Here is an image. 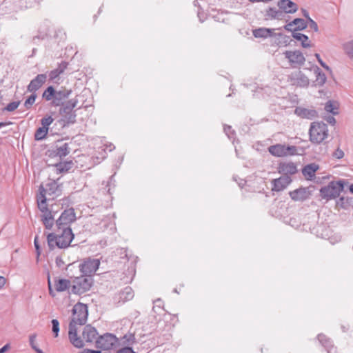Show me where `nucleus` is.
Wrapping results in <instances>:
<instances>
[{"label":"nucleus","instance_id":"nucleus-52","mask_svg":"<svg viewBox=\"0 0 353 353\" xmlns=\"http://www.w3.org/2000/svg\"><path fill=\"white\" fill-rule=\"evenodd\" d=\"M124 339H126V341L128 343H130L131 342H133L134 341V339H135L134 336L132 334H129L128 335V334L125 335L124 336Z\"/></svg>","mask_w":353,"mask_h":353},{"label":"nucleus","instance_id":"nucleus-1","mask_svg":"<svg viewBox=\"0 0 353 353\" xmlns=\"http://www.w3.org/2000/svg\"><path fill=\"white\" fill-rule=\"evenodd\" d=\"M88 316V310L86 305L78 303L72 309V317L69 323L68 338L72 345L77 348L84 346L82 339L78 336L77 325H83L86 323Z\"/></svg>","mask_w":353,"mask_h":353},{"label":"nucleus","instance_id":"nucleus-13","mask_svg":"<svg viewBox=\"0 0 353 353\" xmlns=\"http://www.w3.org/2000/svg\"><path fill=\"white\" fill-rule=\"evenodd\" d=\"M292 68L301 67L304 65L305 58L300 50H286L283 52Z\"/></svg>","mask_w":353,"mask_h":353},{"label":"nucleus","instance_id":"nucleus-6","mask_svg":"<svg viewBox=\"0 0 353 353\" xmlns=\"http://www.w3.org/2000/svg\"><path fill=\"white\" fill-rule=\"evenodd\" d=\"M77 99H70L59 109V114L61 115V121L64 125L74 124L76 122L77 114L73 109L77 106Z\"/></svg>","mask_w":353,"mask_h":353},{"label":"nucleus","instance_id":"nucleus-37","mask_svg":"<svg viewBox=\"0 0 353 353\" xmlns=\"http://www.w3.org/2000/svg\"><path fill=\"white\" fill-rule=\"evenodd\" d=\"M37 97V95L36 93L32 92L31 95L25 101L24 106L27 110L31 108L36 101Z\"/></svg>","mask_w":353,"mask_h":353},{"label":"nucleus","instance_id":"nucleus-46","mask_svg":"<svg viewBox=\"0 0 353 353\" xmlns=\"http://www.w3.org/2000/svg\"><path fill=\"white\" fill-rule=\"evenodd\" d=\"M307 21L309 22L310 28L314 30V31L318 32L319 28L317 23L311 18H309V20Z\"/></svg>","mask_w":353,"mask_h":353},{"label":"nucleus","instance_id":"nucleus-57","mask_svg":"<svg viewBox=\"0 0 353 353\" xmlns=\"http://www.w3.org/2000/svg\"><path fill=\"white\" fill-rule=\"evenodd\" d=\"M81 353H100V351L90 349H84Z\"/></svg>","mask_w":353,"mask_h":353},{"label":"nucleus","instance_id":"nucleus-4","mask_svg":"<svg viewBox=\"0 0 353 353\" xmlns=\"http://www.w3.org/2000/svg\"><path fill=\"white\" fill-rule=\"evenodd\" d=\"M345 181L339 180L330 181L320 189V196L327 201L336 199L343 190Z\"/></svg>","mask_w":353,"mask_h":353},{"label":"nucleus","instance_id":"nucleus-47","mask_svg":"<svg viewBox=\"0 0 353 353\" xmlns=\"http://www.w3.org/2000/svg\"><path fill=\"white\" fill-rule=\"evenodd\" d=\"M34 247H35V249H36V251L37 253V256H39L41 254V251H40V245L39 243V236L37 235L34 238Z\"/></svg>","mask_w":353,"mask_h":353},{"label":"nucleus","instance_id":"nucleus-22","mask_svg":"<svg viewBox=\"0 0 353 353\" xmlns=\"http://www.w3.org/2000/svg\"><path fill=\"white\" fill-rule=\"evenodd\" d=\"M294 113L301 118L313 119L317 117V112L313 109H307L302 107H296Z\"/></svg>","mask_w":353,"mask_h":353},{"label":"nucleus","instance_id":"nucleus-43","mask_svg":"<svg viewBox=\"0 0 353 353\" xmlns=\"http://www.w3.org/2000/svg\"><path fill=\"white\" fill-rule=\"evenodd\" d=\"M20 103V101L11 102L3 108V110L13 112L19 107Z\"/></svg>","mask_w":353,"mask_h":353},{"label":"nucleus","instance_id":"nucleus-41","mask_svg":"<svg viewBox=\"0 0 353 353\" xmlns=\"http://www.w3.org/2000/svg\"><path fill=\"white\" fill-rule=\"evenodd\" d=\"M52 331L54 335V337H57L59 332V322L57 319H52Z\"/></svg>","mask_w":353,"mask_h":353},{"label":"nucleus","instance_id":"nucleus-27","mask_svg":"<svg viewBox=\"0 0 353 353\" xmlns=\"http://www.w3.org/2000/svg\"><path fill=\"white\" fill-rule=\"evenodd\" d=\"M68 62L65 61H61V63L59 64L58 67L50 71L49 73V78L50 81L55 80L60 74L64 72L65 70L68 67Z\"/></svg>","mask_w":353,"mask_h":353},{"label":"nucleus","instance_id":"nucleus-53","mask_svg":"<svg viewBox=\"0 0 353 353\" xmlns=\"http://www.w3.org/2000/svg\"><path fill=\"white\" fill-rule=\"evenodd\" d=\"M283 12H284L282 10H276L275 19H281L283 17Z\"/></svg>","mask_w":353,"mask_h":353},{"label":"nucleus","instance_id":"nucleus-45","mask_svg":"<svg viewBox=\"0 0 353 353\" xmlns=\"http://www.w3.org/2000/svg\"><path fill=\"white\" fill-rule=\"evenodd\" d=\"M315 57H316L320 65L325 68L326 70L331 72V68L321 59L320 55L318 53L315 54Z\"/></svg>","mask_w":353,"mask_h":353},{"label":"nucleus","instance_id":"nucleus-15","mask_svg":"<svg viewBox=\"0 0 353 353\" xmlns=\"http://www.w3.org/2000/svg\"><path fill=\"white\" fill-rule=\"evenodd\" d=\"M72 93L71 90L61 88L59 90H55L54 100L51 102L53 106H62L64 101L68 99Z\"/></svg>","mask_w":353,"mask_h":353},{"label":"nucleus","instance_id":"nucleus-16","mask_svg":"<svg viewBox=\"0 0 353 353\" xmlns=\"http://www.w3.org/2000/svg\"><path fill=\"white\" fill-rule=\"evenodd\" d=\"M47 79L46 74H39L36 76L32 80L30 81L27 87V90L30 92L36 93L42 85L45 83Z\"/></svg>","mask_w":353,"mask_h":353},{"label":"nucleus","instance_id":"nucleus-61","mask_svg":"<svg viewBox=\"0 0 353 353\" xmlns=\"http://www.w3.org/2000/svg\"><path fill=\"white\" fill-rule=\"evenodd\" d=\"M302 12L303 16L307 19V20H309L310 16L308 12L305 9H302Z\"/></svg>","mask_w":353,"mask_h":353},{"label":"nucleus","instance_id":"nucleus-42","mask_svg":"<svg viewBox=\"0 0 353 353\" xmlns=\"http://www.w3.org/2000/svg\"><path fill=\"white\" fill-rule=\"evenodd\" d=\"M344 50L347 54L353 59V40L344 45Z\"/></svg>","mask_w":353,"mask_h":353},{"label":"nucleus","instance_id":"nucleus-24","mask_svg":"<svg viewBox=\"0 0 353 353\" xmlns=\"http://www.w3.org/2000/svg\"><path fill=\"white\" fill-rule=\"evenodd\" d=\"M70 152L69 145L67 143H63L61 145H56L55 148L50 152V156L59 157L63 158L66 157Z\"/></svg>","mask_w":353,"mask_h":353},{"label":"nucleus","instance_id":"nucleus-2","mask_svg":"<svg viewBox=\"0 0 353 353\" xmlns=\"http://www.w3.org/2000/svg\"><path fill=\"white\" fill-rule=\"evenodd\" d=\"M74 236L71 228L61 229L57 228L55 232L48 234V245L51 250H54L56 247L60 249H65L70 246Z\"/></svg>","mask_w":353,"mask_h":353},{"label":"nucleus","instance_id":"nucleus-56","mask_svg":"<svg viewBox=\"0 0 353 353\" xmlns=\"http://www.w3.org/2000/svg\"><path fill=\"white\" fill-rule=\"evenodd\" d=\"M117 252H119V253L121 254H124V256L123 258H125L127 259L128 258V254H127V250L126 249H124V248H120L119 250H117Z\"/></svg>","mask_w":353,"mask_h":353},{"label":"nucleus","instance_id":"nucleus-25","mask_svg":"<svg viewBox=\"0 0 353 353\" xmlns=\"http://www.w3.org/2000/svg\"><path fill=\"white\" fill-rule=\"evenodd\" d=\"M312 68L316 77L315 86H323L327 80L325 73L317 65L314 66Z\"/></svg>","mask_w":353,"mask_h":353},{"label":"nucleus","instance_id":"nucleus-36","mask_svg":"<svg viewBox=\"0 0 353 353\" xmlns=\"http://www.w3.org/2000/svg\"><path fill=\"white\" fill-rule=\"evenodd\" d=\"M352 203V199L349 198H346L345 196H341L339 200L337 201V205L341 207L342 208L346 209L349 206H350Z\"/></svg>","mask_w":353,"mask_h":353},{"label":"nucleus","instance_id":"nucleus-28","mask_svg":"<svg viewBox=\"0 0 353 353\" xmlns=\"http://www.w3.org/2000/svg\"><path fill=\"white\" fill-rule=\"evenodd\" d=\"M70 285V281L68 279H59L54 281V288L57 292H61L66 290Z\"/></svg>","mask_w":353,"mask_h":353},{"label":"nucleus","instance_id":"nucleus-48","mask_svg":"<svg viewBox=\"0 0 353 353\" xmlns=\"http://www.w3.org/2000/svg\"><path fill=\"white\" fill-rule=\"evenodd\" d=\"M34 340H35V335H31L30 336V344L32 349H34L36 352L37 350H40L39 347H37L34 344Z\"/></svg>","mask_w":353,"mask_h":353},{"label":"nucleus","instance_id":"nucleus-17","mask_svg":"<svg viewBox=\"0 0 353 353\" xmlns=\"http://www.w3.org/2000/svg\"><path fill=\"white\" fill-rule=\"evenodd\" d=\"M292 182V179L289 176H282L272 181V190L279 192L285 188Z\"/></svg>","mask_w":353,"mask_h":353},{"label":"nucleus","instance_id":"nucleus-63","mask_svg":"<svg viewBox=\"0 0 353 353\" xmlns=\"http://www.w3.org/2000/svg\"><path fill=\"white\" fill-rule=\"evenodd\" d=\"M11 123H12L11 122H8V123H6V122H0V128L1 127H4V126H6L7 125H10Z\"/></svg>","mask_w":353,"mask_h":353},{"label":"nucleus","instance_id":"nucleus-60","mask_svg":"<svg viewBox=\"0 0 353 353\" xmlns=\"http://www.w3.org/2000/svg\"><path fill=\"white\" fill-rule=\"evenodd\" d=\"M6 283L5 277L0 276V288H3Z\"/></svg>","mask_w":353,"mask_h":353},{"label":"nucleus","instance_id":"nucleus-55","mask_svg":"<svg viewBox=\"0 0 353 353\" xmlns=\"http://www.w3.org/2000/svg\"><path fill=\"white\" fill-rule=\"evenodd\" d=\"M10 344L7 343L0 349V353H4L10 349Z\"/></svg>","mask_w":353,"mask_h":353},{"label":"nucleus","instance_id":"nucleus-10","mask_svg":"<svg viewBox=\"0 0 353 353\" xmlns=\"http://www.w3.org/2000/svg\"><path fill=\"white\" fill-rule=\"evenodd\" d=\"M76 220V214L73 208L65 210L56 221L58 229L70 228V224Z\"/></svg>","mask_w":353,"mask_h":353},{"label":"nucleus","instance_id":"nucleus-18","mask_svg":"<svg viewBox=\"0 0 353 353\" xmlns=\"http://www.w3.org/2000/svg\"><path fill=\"white\" fill-rule=\"evenodd\" d=\"M278 7L285 13L293 14L298 10V6L291 0H279Z\"/></svg>","mask_w":353,"mask_h":353},{"label":"nucleus","instance_id":"nucleus-40","mask_svg":"<svg viewBox=\"0 0 353 353\" xmlns=\"http://www.w3.org/2000/svg\"><path fill=\"white\" fill-rule=\"evenodd\" d=\"M276 14V9L275 8L270 7L268 9L266 10L265 14V19H275Z\"/></svg>","mask_w":353,"mask_h":353},{"label":"nucleus","instance_id":"nucleus-44","mask_svg":"<svg viewBox=\"0 0 353 353\" xmlns=\"http://www.w3.org/2000/svg\"><path fill=\"white\" fill-rule=\"evenodd\" d=\"M344 152L338 148L333 153L332 157L336 159H341L344 157Z\"/></svg>","mask_w":353,"mask_h":353},{"label":"nucleus","instance_id":"nucleus-5","mask_svg":"<svg viewBox=\"0 0 353 353\" xmlns=\"http://www.w3.org/2000/svg\"><path fill=\"white\" fill-rule=\"evenodd\" d=\"M310 140L314 143H321L328 137L327 125L323 122H314L309 130Z\"/></svg>","mask_w":353,"mask_h":353},{"label":"nucleus","instance_id":"nucleus-14","mask_svg":"<svg viewBox=\"0 0 353 353\" xmlns=\"http://www.w3.org/2000/svg\"><path fill=\"white\" fill-rule=\"evenodd\" d=\"M274 29L267 28H259L253 30V35L256 38H268L269 37L276 36V34H273ZM276 36L283 38V42L288 43L289 41V37L285 36L281 33L276 34Z\"/></svg>","mask_w":353,"mask_h":353},{"label":"nucleus","instance_id":"nucleus-34","mask_svg":"<svg viewBox=\"0 0 353 353\" xmlns=\"http://www.w3.org/2000/svg\"><path fill=\"white\" fill-rule=\"evenodd\" d=\"M55 89L53 86H48L43 92L42 94V97L45 99L46 101H52L54 100Z\"/></svg>","mask_w":353,"mask_h":353},{"label":"nucleus","instance_id":"nucleus-33","mask_svg":"<svg viewBox=\"0 0 353 353\" xmlns=\"http://www.w3.org/2000/svg\"><path fill=\"white\" fill-rule=\"evenodd\" d=\"M292 23H294V26H296L295 28H294V31H299V30H303L307 28V23L306 21L301 18H296L292 21Z\"/></svg>","mask_w":353,"mask_h":353},{"label":"nucleus","instance_id":"nucleus-29","mask_svg":"<svg viewBox=\"0 0 353 353\" xmlns=\"http://www.w3.org/2000/svg\"><path fill=\"white\" fill-rule=\"evenodd\" d=\"M134 297V291L130 286L125 287L119 293V299L123 303L131 300Z\"/></svg>","mask_w":353,"mask_h":353},{"label":"nucleus","instance_id":"nucleus-20","mask_svg":"<svg viewBox=\"0 0 353 353\" xmlns=\"http://www.w3.org/2000/svg\"><path fill=\"white\" fill-rule=\"evenodd\" d=\"M39 209L43 213L41 220L46 228L48 230L52 229L54 225V216L52 215V212L48 210V205H46V209Z\"/></svg>","mask_w":353,"mask_h":353},{"label":"nucleus","instance_id":"nucleus-32","mask_svg":"<svg viewBox=\"0 0 353 353\" xmlns=\"http://www.w3.org/2000/svg\"><path fill=\"white\" fill-rule=\"evenodd\" d=\"M56 168H57V170L61 173V172H68V170H70L72 166H73V163L72 161H65V162H60L59 163H57L55 165Z\"/></svg>","mask_w":353,"mask_h":353},{"label":"nucleus","instance_id":"nucleus-19","mask_svg":"<svg viewBox=\"0 0 353 353\" xmlns=\"http://www.w3.org/2000/svg\"><path fill=\"white\" fill-rule=\"evenodd\" d=\"M278 170L279 172L284 176L292 175L297 172L296 165L293 162L280 163Z\"/></svg>","mask_w":353,"mask_h":353},{"label":"nucleus","instance_id":"nucleus-7","mask_svg":"<svg viewBox=\"0 0 353 353\" xmlns=\"http://www.w3.org/2000/svg\"><path fill=\"white\" fill-rule=\"evenodd\" d=\"M92 283L93 279L92 277L83 275L76 277L72 281L71 292L75 294H82L90 289Z\"/></svg>","mask_w":353,"mask_h":353},{"label":"nucleus","instance_id":"nucleus-39","mask_svg":"<svg viewBox=\"0 0 353 353\" xmlns=\"http://www.w3.org/2000/svg\"><path fill=\"white\" fill-rule=\"evenodd\" d=\"M317 339L319 343L324 347H328L331 345L330 339L323 334H319L317 336Z\"/></svg>","mask_w":353,"mask_h":353},{"label":"nucleus","instance_id":"nucleus-3","mask_svg":"<svg viewBox=\"0 0 353 353\" xmlns=\"http://www.w3.org/2000/svg\"><path fill=\"white\" fill-rule=\"evenodd\" d=\"M39 193L37 195V201L39 208L46 209L47 200H53L61 194V187L55 180L49 179L45 185H41L39 188Z\"/></svg>","mask_w":353,"mask_h":353},{"label":"nucleus","instance_id":"nucleus-26","mask_svg":"<svg viewBox=\"0 0 353 353\" xmlns=\"http://www.w3.org/2000/svg\"><path fill=\"white\" fill-rule=\"evenodd\" d=\"M319 166L316 163L306 165L302 170V173L307 179H311L315 175V172L319 170Z\"/></svg>","mask_w":353,"mask_h":353},{"label":"nucleus","instance_id":"nucleus-50","mask_svg":"<svg viewBox=\"0 0 353 353\" xmlns=\"http://www.w3.org/2000/svg\"><path fill=\"white\" fill-rule=\"evenodd\" d=\"M292 26H294V23H292V21H291L285 25L283 28L287 31L292 32V33L296 32V31H294V28H292Z\"/></svg>","mask_w":353,"mask_h":353},{"label":"nucleus","instance_id":"nucleus-35","mask_svg":"<svg viewBox=\"0 0 353 353\" xmlns=\"http://www.w3.org/2000/svg\"><path fill=\"white\" fill-rule=\"evenodd\" d=\"M48 132V130L45 129L44 128L39 127L34 133V139L37 141H41L44 139Z\"/></svg>","mask_w":353,"mask_h":353},{"label":"nucleus","instance_id":"nucleus-11","mask_svg":"<svg viewBox=\"0 0 353 353\" xmlns=\"http://www.w3.org/2000/svg\"><path fill=\"white\" fill-rule=\"evenodd\" d=\"M118 343V339L115 335L110 333H105L100 336L96 340V347L103 350H110L113 348Z\"/></svg>","mask_w":353,"mask_h":353},{"label":"nucleus","instance_id":"nucleus-9","mask_svg":"<svg viewBox=\"0 0 353 353\" xmlns=\"http://www.w3.org/2000/svg\"><path fill=\"white\" fill-rule=\"evenodd\" d=\"M288 81L294 86L306 88L310 85V79L300 70L292 72L288 76Z\"/></svg>","mask_w":353,"mask_h":353},{"label":"nucleus","instance_id":"nucleus-8","mask_svg":"<svg viewBox=\"0 0 353 353\" xmlns=\"http://www.w3.org/2000/svg\"><path fill=\"white\" fill-rule=\"evenodd\" d=\"M268 152L274 157H283L292 156L296 154L297 148L294 145H288L283 144H276L268 148Z\"/></svg>","mask_w":353,"mask_h":353},{"label":"nucleus","instance_id":"nucleus-62","mask_svg":"<svg viewBox=\"0 0 353 353\" xmlns=\"http://www.w3.org/2000/svg\"><path fill=\"white\" fill-rule=\"evenodd\" d=\"M252 3H256V2H269L272 0H249Z\"/></svg>","mask_w":353,"mask_h":353},{"label":"nucleus","instance_id":"nucleus-38","mask_svg":"<svg viewBox=\"0 0 353 353\" xmlns=\"http://www.w3.org/2000/svg\"><path fill=\"white\" fill-rule=\"evenodd\" d=\"M54 121V119L51 116H46L41 120V127L49 130V126Z\"/></svg>","mask_w":353,"mask_h":353},{"label":"nucleus","instance_id":"nucleus-51","mask_svg":"<svg viewBox=\"0 0 353 353\" xmlns=\"http://www.w3.org/2000/svg\"><path fill=\"white\" fill-rule=\"evenodd\" d=\"M224 132L228 135L229 138H231L230 133H234V131L232 132V128L230 125H225L223 128Z\"/></svg>","mask_w":353,"mask_h":353},{"label":"nucleus","instance_id":"nucleus-31","mask_svg":"<svg viewBox=\"0 0 353 353\" xmlns=\"http://www.w3.org/2000/svg\"><path fill=\"white\" fill-rule=\"evenodd\" d=\"M324 109L326 112L332 113L333 115L339 114V103L334 101H328L325 103Z\"/></svg>","mask_w":353,"mask_h":353},{"label":"nucleus","instance_id":"nucleus-30","mask_svg":"<svg viewBox=\"0 0 353 353\" xmlns=\"http://www.w3.org/2000/svg\"><path fill=\"white\" fill-rule=\"evenodd\" d=\"M292 36L295 39L300 41L301 42V46L303 48H310L311 46L309 38L307 35L302 33L293 32Z\"/></svg>","mask_w":353,"mask_h":353},{"label":"nucleus","instance_id":"nucleus-54","mask_svg":"<svg viewBox=\"0 0 353 353\" xmlns=\"http://www.w3.org/2000/svg\"><path fill=\"white\" fill-rule=\"evenodd\" d=\"M327 121L330 123V124H332V125H334L335 123H336V119H334V117L333 116H329L327 117Z\"/></svg>","mask_w":353,"mask_h":353},{"label":"nucleus","instance_id":"nucleus-23","mask_svg":"<svg viewBox=\"0 0 353 353\" xmlns=\"http://www.w3.org/2000/svg\"><path fill=\"white\" fill-rule=\"evenodd\" d=\"M97 334V331L94 327L87 325L84 327L82 332V340H85L88 343H92L96 339Z\"/></svg>","mask_w":353,"mask_h":353},{"label":"nucleus","instance_id":"nucleus-49","mask_svg":"<svg viewBox=\"0 0 353 353\" xmlns=\"http://www.w3.org/2000/svg\"><path fill=\"white\" fill-rule=\"evenodd\" d=\"M117 353H134L132 347H125L120 349Z\"/></svg>","mask_w":353,"mask_h":353},{"label":"nucleus","instance_id":"nucleus-59","mask_svg":"<svg viewBox=\"0 0 353 353\" xmlns=\"http://www.w3.org/2000/svg\"><path fill=\"white\" fill-rule=\"evenodd\" d=\"M56 263L57 266L61 267L62 265H63L64 262L63 261L61 258L57 257L56 259Z\"/></svg>","mask_w":353,"mask_h":353},{"label":"nucleus","instance_id":"nucleus-12","mask_svg":"<svg viewBox=\"0 0 353 353\" xmlns=\"http://www.w3.org/2000/svg\"><path fill=\"white\" fill-rule=\"evenodd\" d=\"M100 265L99 259H88L79 265V270L83 276L92 277L98 270Z\"/></svg>","mask_w":353,"mask_h":353},{"label":"nucleus","instance_id":"nucleus-21","mask_svg":"<svg viewBox=\"0 0 353 353\" xmlns=\"http://www.w3.org/2000/svg\"><path fill=\"white\" fill-rule=\"evenodd\" d=\"M291 199L295 201H303L309 198L310 193L306 188H300L289 193Z\"/></svg>","mask_w":353,"mask_h":353},{"label":"nucleus","instance_id":"nucleus-58","mask_svg":"<svg viewBox=\"0 0 353 353\" xmlns=\"http://www.w3.org/2000/svg\"><path fill=\"white\" fill-rule=\"evenodd\" d=\"M48 288H49V294L52 296H54L55 294L54 293V292H53V290L52 289V286H51V283H50V279H48Z\"/></svg>","mask_w":353,"mask_h":353},{"label":"nucleus","instance_id":"nucleus-64","mask_svg":"<svg viewBox=\"0 0 353 353\" xmlns=\"http://www.w3.org/2000/svg\"><path fill=\"white\" fill-rule=\"evenodd\" d=\"M350 191L353 194V183L350 186Z\"/></svg>","mask_w":353,"mask_h":353}]
</instances>
